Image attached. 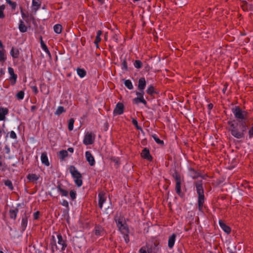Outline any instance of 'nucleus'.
Masks as SVG:
<instances>
[{"label":"nucleus","mask_w":253,"mask_h":253,"mask_svg":"<svg viewBox=\"0 0 253 253\" xmlns=\"http://www.w3.org/2000/svg\"><path fill=\"white\" fill-rule=\"evenodd\" d=\"M232 112L236 120H230L228 122L229 131L236 139H244L248 129L247 124L248 121V113L239 106L232 108Z\"/></svg>","instance_id":"1"},{"label":"nucleus","mask_w":253,"mask_h":253,"mask_svg":"<svg viewBox=\"0 0 253 253\" xmlns=\"http://www.w3.org/2000/svg\"><path fill=\"white\" fill-rule=\"evenodd\" d=\"M115 220L119 230L123 236L125 242L128 243L129 242L128 237L129 231L125 219L123 216H116L115 218Z\"/></svg>","instance_id":"2"},{"label":"nucleus","mask_w":253,"mask_h":253,"mask_svg":"<svg viewBox=\"0 0 253 253\" xmlns=\"http://www.w3.org/2000/svg\"><path fill=\"white\" fill-rule=\"evenodd\" d=\"M70 172L76 185L78 187H81L83 184L82 176L81 173L74 166L70 167Z\"/></svg>","instance_id":"3"},{"label":"nucleus","mask_w":253,"mask_h":253,"mask_svg":"<svg viewBox=\"0 0 253 253\" xmlns=\"http://www.w3.org/2000/svg\"><path fill=\"white\" fill-rule=\"evenodd\" d=\"M98 203L99 208L101 210H104L105 211H107L109 209V206L111 205L110 202H107L106 201V199L103 192H100L98 194Z\"/></svg>","instance_id":"4"},{"label":"nucleus","mask_w":253,"mask_h":253,"mask_svg":"<svg viewBox=\"0 0 253 253\" xmlns=\"http://www.w3.org/2000/svg\"><path fill=\"white\" fill-rule=\"evenodd\" d=\"M95 135L91 132H86L85 133L83 143L85 145L92 144L95 140Z\"/></svg>","instance_id":"5"},{"label":"nucleus","mask_w":253,"mask_h":253,"mask_svg":"<svg viewBox=\"0 0 253 253\" xmlns=\"http://www.w3.org/2000/svg\"><path fill=\"white\" fill-rule=\"evenodd\" d=\"M8 73L9 75V80L11 85H14L17 81V75L15 74L14 69L10 67L8 68Z\"/></svg>","instance_id":"6"},{"label":"nucleus","mask_w":253,"mask_h":253,"mask_svg":"<svg viewBox=\"0 0 253 253\" xmlns=\"http://www.w3.org/2000/svg\"><path fill=\"white\" fill-rule=\"evenodd\" d=\"M104 234V229L102 226L100 225L96 226L92 232V235L94 236L93 237L94 239L103 236Z\"/></svg>","instance_id":"7"},{"label":"nucleus","mask_w":253,"mask_h":253,"mask_svg":"<svg viewBox=\"0 0 253 253\" xmlns=\"http://www.w3.org/2000/svg\"><path fill=\"white\" fill-rule=\"evenodd\" d=\"M57 238L58 239L57 243L58 245L61 246V250L62 251H65L67 247L66 238H63L62 236L60 234L57 235Z\"/></svg>","instance_id":"8"},{"label":"nucleus","mask_w":253,"mask_h":253,"mask_svg":"<svg viewBox=\"0 0 253 253\" xmlns=\"http://www.w3.org/2000/svg\"><path fill=\"white\" fill-rule=\"evenodd\" d=\"M85 157L86 161L89 163L90 166H94L95 164L94 158L89 151H87L85 152Z\"/></svg>","instance_id":"9"},{"label":"nucleus","mask_w":253,"mask_h":253,"mask_svg":"<svg viewBox=\"0 0 253 253\" xmlns=\"http://www.w3.org/2000/svg\"><path fill=\"white\" fill-rule=\"evenodd\" d=\"M141 156L143 158L148 161H151L152 160V157L150 155L149 149L147 148H145L143 149Z\"/></svg>","instance_id":"10"},{"label":"nucleus","mask_w":253,"mask_h":253,"mask_svg":"<svg viewBox=\"0 0 253 253\" xmlns=\"http://www.w3.org/2000/svg\"><path fill=\"white\" fill-rule=\"evenodd\" d=\"M6 59V56L5 54L3 45L0 41V62H4Z\"/></svg>","instance_id":"11"},{"label":"nucleus","mask_w":253,"mask_h":253,"mask_svg":"<svg viewBox=\"0 0 253 253\" xmlns=\"http://www.w3.org/2000/svg\"><path fill=\"white\" fill-rule=\"evenodd\" d=\"M195 186L198 195L204 194V189L202 180L196 181L195 182Z\"/></svg>","instance_id":"12"},{"label":"nucleus","mask_w":253,"mask_h":253,"mask_svg":"<svg viewBox=\"0 0 253 253\" xmlns=\"http://www.w3.org/2000/svg\"><path fill=\"white\" fill-rule=\"evenodd\" d=\"M124 105L122 103H117L114 110V114L115 115H122L124 113Z\"/></svg>","instance_id":"13"},{"label":"nucleus","mask_w":253,"mask_h":253,"mask_svg":"<svg viewBox=\"0 0 253 253\" xmlns=\"http://www.w3.org/2000/svg\"><path fill=\"white\" fill-rule=\"evenodd\" d=\"M8 113V110L6 108L0 107V121H4L5 116Z\"/></svg>","instance_id":"14"},{"label":"nucleus","mask_w":253,"mask_h":253,"mask_svg":"<svg viewBox=\"0 0 253 253\" xmlns=\"http://www.w3.org/2000/svg\"><path fill=\"white\" fill-rule=\"evenodd\" d=\"M146 85V80L144 78H141L138 82V88L139 90H144Z\"/></svg>","instance_id":"15"},{"label":"nucleus","mask_w":253,"mask_h":253,"mask_svg":"<svg viewBox=\"0 0 253 253\" xmlns=\"http://www.w3.org/2000/svg\"><path fill=\"white\" fill-rule=\"evenodd\" d=\"M188 174L193 179L197 178L200 176L199 173L191 168H188Z\"/></svg>","instance_id":"16"},{"label":"nucleus","mask_w":253,"mask_h":253,"mask_svg":"<svg viewBox=\"0 0 253 253\" xmlns=\"http://www.w3.org/2000/svg\"><path fill=\"white\" fill-rule=\"evenodd\" d=\"M219 224L220 228L227 234H229L231 232L230 228L226 225L222 220H219Z\"/></svg>","instance_id":"17"},{"label":"nucleus","mask_w":253,"mask_h":253,"mask_svg":"<svg viewBox=\"0 0 253 253\" xmlns=\"http://www.w3.org/2000/svg\"><path fill=\"white\" fill-rule=\"evenodd\" d=\"M41 159L42 164L44 165L45 166H49L48 159L47 156V154L45 152L42 153Z\"/></svg>","instance_id":"18"},{"label":"nucleus","mask_w":253,"mask_h":253,"mask_svg":"<svg viewBox=\"0 0 253 253\" xmlns=\"http://www.w3.org/2000/svg\"><path fill=\"white\" fill-rule=\"evenodd\" d=\"M176 236L174 234H172L169 238L168 246L169 248H172L174 245L175 242Z\"/></svg>","instance_id":"19"},{"label":"nucleus","mask_w":253,"mask_h":253,"mask_svg":"<svg viewBox=\"0 0 253 253\" xmlns=\"http://www.w3.org/2000/svg\"><path fill=\"white\" fill-rule=\"evenodd\" d=\"M10 54L13 58H18L19 55V50L15 47H12L10 51Z\"/></svg>","instance_id":"20"},{"label":"nucleus","mask_w":253,"mask_h":253,"mask_svg":"<svg viewBox=\"0 0 253 253\" xmlns=\"http://www.w3.org/2000/svg\"><path fill=\"white\" fill-rule=\"evenodd\" d=\"M205 197L204 194L198 195V203L199 210H201L204 203Z\"/></svg>","instance_id":"21"},{"label":"nucleus","mask_w":253,"mask_h":253,"mask_svg":"<svg viewBox=\"0 0 253 253\" xmlns=\"http://www.w3.org/2000/svg\"><path fill=\"white\" fill-rule=\"evenodd\" d=\"M133 102L136 104H138L140 103L144 104L145 106L147 105V102L145 100L144 97H135L133 99Z\"/></svg>","instance_id":"22"},{"label":"nucleus","mask_w":253,"mask_h":253,"mask_svg":"<svg viewBox=\"0 0 253 253\" xmlns=\"http://www.w3.org/2000/svg\"><path fill=\"white\" fill-rule=\"evenodd\" d=\"M18 29L20 32L25 33L27 31V28L25 25L23 21L21 19L19 21Z\"/></svg>","instance_id":"23"},{"label":"nucleus","mask_w":253,"mask_h":253,"mask_svg":"<svg viewBox=\"0 0 253 253\" xmlns=\"http://www.w3.org/2000/svg\"><path fill=\"white\" fill-rule=\"evenodd\" d=\"M57 191L59 193L62 197H67L68 195V192L66 190L63 189L60 185H58L57 187Z\"/></svg>","instance_id":"24"},{"label":"nucleus","mask_w":253,"mask_h":253,"mask_svg":"<svg viewBox=\"0 0 253 253\" xmlns=\"http://www.w3.org/2000/svg\"><path fill=\"white\" fill-rule=\"evenodd\" d=\"M28 225V218L25 215L22 218L21 227L22 231H25Z\"/></svg>","instance_id":"25"},{"label":"nucleus","mask_w":253,"mask_h":253,"mask_svg":"<svg viewBox=\"0 0 253 253\" xmlns=\"http://www.w3.org/2000/svg\"><path fill=\"white\" fill-rule=\"evenodd\" d=\"M40 43H41V46L42 49L47 54V55L48 56V57L49 58H51V54L50 53V51L48 50L47 46L43 42V41L42 40H41Z\"/></svg>","instance_id":"26"},{"label":"nucleus","mask_w":253,"mask_h":253,"mask_svg":"<svg viewBox=\"0 0 253 253\" xmlns=\"http://www.w3.org/2000/svg\"><path fill=\"white\" fill-rule=\"evenodd\" d=\"M18 212L17 209H10L9 210V216L11 219H15Z\"/></svg>","instance_id":"27"},{"label":"nucleus","mask_w":253,"mask_h":253,"mask_svg":"<svg viewBox=\"0 0 253 253\" xmlns=\"http://www.w3.org/2000/svg\"><path fill=\"white\" fill-rule=\"evenodd\" d=\"M40 6V3L39 0H32V8L33 10L36 11L39 9Z\"/></svg>","instance_id":"28"},{"label":"nucleus","mask_w":253,"mask_h":253,"mask_svg":"<svg viewBox=\"0 0 253 253\" xmlns=\"http://www.w3.org/2000/svg\"><path fill=\"white\" fill-rule=\"evenodd\" d=\"M77 73L81 78H84L86 74V71L84 69L79 68L77 69Z\"/></svg>","instance_id":"29"},{"label":"nucleus","mask_w":253,"mask_h":253,"mask_svg":"<svg viewBox=\"0 0 253 253\" xmlns=\"http://www.w3.org/2000/svg\"><path fill=\"white\" fill-rule=\"evenodd\" d=\"M102 35V31L98 30L97 32V35L96 36L95 40L94 41V44H96V47H98V43L101 41L100 36Z\"/></svg>","instance_id":"30"},{"label":"nucleus","mask_w":253,"mask_h":253,"mask_svg":"<svg viewBox=\"0 0 253 253\" xmlns=\"http://www.w3.org/2000/svg\"><path fill=\"white\" fill-rule=\"evenodd\" d=\"M27 178L30 181H37L39 179V176L36 174L32 173L28 175Z\"/></svg>","instance_id":"31"},{"label":"nucleus","mask_w":253,"mask_h":253,"mask_svg":"<svg viewBox=\"0 0 253 253\" xmlns=\"http://www.w3.org/2000/svg\"><path fill=\"white\" fill-rule=\"evenodd\" d=\"M124 84L125 86L129 90L132 89L133 88L132 83L130 80H125Z\"/></svg>","instance_id":"32"},{"label":"nucleus","mask_w":253,"mask_h":253,"mask_svg":"<svg viewBox=\"0 0 253 253\" xmlns=\"http://www.w3.org/2000/svg\"><path fill=\"white\" fill-rule=\"evenodd\" d=\"M172 177L175 179L176 182H182L181 176L180 175V174L177 171H175L172 173Z\"/></svg>","instance_id":"33"},{"label":"nucleus","mask_w":253,"mask_h":253,"mask_svg":"<svg viewBox=\"0 0 253 253\" xmlns=\"http://www.w3.org/2000/svg\"><path fill=\"white\" fill-rule=\"evenodd\" d=\"M53 30L56 34H60L62 32V26L60 24H56L53 27Z\"/></svg>","instance_id":"34"},{"label":"nucleus","mask_w":253,"mask_h":253,"mask_svg":"<svg viewBox=\"0 0 253 253\" xmlns=\"http://www.w3.org/2000/svg\"><path fill=\"white\" fill-rule=\"evenodd\" d=\"M58 156L61 160H64L68 156V152L66 150L59 151Z\"/></svg>","instance_id":"35"},{"label":"nucleus","mask_w":253,"mask_h":253,"mask_svg":"<svg viewBox=\"0 0 253 253\" xmlns=\"http://www.w3.org/2000/svg\"><path fill=\"white\" fill-rule=\"evenodd\" d=\"M182 182H176L175 184V191L177 194L179 195H180L181 192V185Z\"/></svg>","instance_id":"36"},{"label":"nucleus","mask_w":253,"mask_h":253,"mask_svg":"<svg viewBox=\"0 0 253 253\" xmlns=\"http://www.w3.org/2000/svg\"><path fill=\"white\" fill-rule=\"evenodd\" d=\"M146 92L150 95H153L156 92L154 86L152 85H149L147 88Z\"/></svg>","instance_id":"37"},{"label":"nucleus","mask_w":253,"mask_h":253,"mask_svg":"<svg viewBox=\"0 0 253 253\" xmlns=\"http://www.w3.org/2000/svg\"><path fill=\"white\" fill-rule=\"evenodd\" d=\"M74 120L72 118L70 119L68 121V127L70 131H72L74 128Z\"/></svg>","instance_id":"38"},{"label":"nucleus","mask_w":253,"mask_h":253,"mask_svg":"<svg viewBox=\"0 0 253 253\" xmlns=\"http://www.w3.org/2000/svg\"><path fill=\"white\" fill-rule=\"evenodd\" d=\"M152 137H153V139L155 140V141L157 143H158L159 144H164L163 141L160 140L157 135L154 134L152 135Z\"/></svg>","instance_id":"39"},{"label":"nucleus","mask_w":253,"mask_h":253,"mask_svg":"<svg viewBox=\"0 0 253 253\" xmlns=\"http://www.w3.org/2000/svg\"><path fill=\"white\" fill-rule=\"evenodd\" d=\"M65 111L64 107L63 106H58L56 111L55 112V115H60L62 113Z\"/></svg>","instance_id":"40"},{"label":"nucleus","mask_w":253,"mask_h":253,"mask_svg":"<svg viewBox=\"0 0 253 253\" xmlns=\"http://www.w3.org/2000/svg\"><path fill=\"white\" fill-rule=\"evenodd\" d=\"M248 138L249 139H251L253 138V124L250 128L248 127Z\"/></svg>","instance_id":"41"},{"label":"nucleus","mask_w":253,"mask_h":253,"mask_svg":"<svg viewBox=\"0 0 253 253\" xmlns=\"http://www.w3.org/2000/svg\"><path fill=\"white\" fill-rule=\"evenodd\" d=\"M139 253H150V250L148 247L144 246L140 248Z\"/></svg>","instance_id":"42"},{"label":"nucleus","mask_w":253,"mask_h":253,"mask_svg":"<svg viewBox=\"0 0 253 253\" xmlns=\"http://www.w3.org/2000/svg\"><path fill=\"white\" fill-rule=\"evenodd\" d=\"M133 65L134 67L136 69H140L142 67V62L138 60H135L133 63Z\"/></svg>","instance_id":"43"},{"label":"nucleus","mask_w":253,"mask_h":253,"mask_svg":"<svg viewBox=\"0 0 253 253\" xmlns=\"http://www.w3.org/2000/svg\"><path fill=\"white\" fill-rule=\"evenodd\" d=\"M25 93L23 91L21 90L17 92L16 97L19 100H22L24 97Z\"/></svg>","instance_id":"44"},{"label":"nucleus","mask_w":253,"mask_h":253,"mask_svg":"<svg viewBox=\"0 0 253 253\" xmlns=\"http://www.w3.org/2000/svg\"><path fill=\"white\" fill-rule=\"evenodd\" d=\"M4 184L8 187L11 190L13 189V186L12 182L10 180H6L4 181Z\"/></svg>","instance_id":"45"},{"label":"nucleus","mask_w":253,"mask_h":253,"mask_svg":"<svg viewBox=\"0 0 253 253\" xmlns=\"http://www.w3.org/2000/svg\"><path fill=\"white\" fill-rule=\"evenodd\" d=\"M5 5L4 4L0 5V18H3L5 16L3 13Z\"/></svg>","instance_id":"46"},{"label":"nucleus","mask_w":253,"mask_h":253,"mask_svg":"<svg viewBox=\"0 0 253 253\" xmlns=\"http://www.w3.org/2000/svg\"><path fill=\"white\" fill-rule=\"evenodd\" d=\"M70 196L72 200H74L76 198V192L74 190H72L70 192Z\"/></svg>","instance_id":"47"},{"label":"nucleus","mask_w":253,"mask_h":253,"mask_svg":"<svg viewBox=\"0 0 253 253\" xmlns=\"http://www.w3.org/2000/svg\"><path fill=\"white\" fill-rule=\"evenodd\" d=\"M132 123L136 127L137 129L141 130V128L138 126L137 121L135 119H132Z\"/></svg>","instance_id":"48"},{"label":"nucleus","mask_w":253,"mask_h":253,"mask_svg":"<svg viewBox=\"0 0 253 253\" xmlns=\"http://www.w3.org/2000/svg\"><path fill=\"white\" fill-rule=\"evenodd\" d=\"M136 95V97H143L144 95V90H139V91H137L135 93Z\"/></svg>","instance_id":"49"},{"label":"nucleus","mask_w":253,"mask_h":253,"mask_svg":"<svg viewBox=\"0 0 253 253\" xmlns=\"http://www.w3.org/2000/svg\"><path fill=\"white\" fill-rule=\"evenodd\" d=\"M6 3L10 5L13 9H15L16 8V3L11 1L10 0H5Z\"/></svg>","instance_id":"50"},{"label":"nucleus","mask_w":253,"mask_h":253,"mask_svg":"<svg viewBox=\"0 0 253 253\" xmlns=\"http://www.w3.org/2000/svg\"><path fill=\"white\" fill-rule=\"evenodd\" d=\"M122 70H125V71L127 70V69H128L127 63L125 60H124L122 63Z\"/></svg>","instance_id":"51"},{"label":"nucleus","mask_w":253,"mask_h":253,"mask_svg":"<svg viewBox=\"0 0 253 253\" xmlns=\"http://www.w3.org/2000/svg\"><path fill=\"white\" fill-rule=\"evenodd\" d=\"M9 136L12 139H16L17 138V135H16V133L13 130H11L10 132Z\"/></svg>","instance_id":"52"},{"label":"nucleus","mask_w":253,"mask_h":253,"mask_svg":"<svg viewBox=\"0 0 253 253\" xmlns=\"http://www.w3.org/2000/svg\"><path fill=\"white\" fill-rule=\"evenodd\" d=\"M61 205L65 207H68L69 206V203L68 201L65 200H62L61 202Z\"/></svg>","instance_id":"53"},{"label":"nucleus","mask_w":253,"mask_h":253,"mask_svg":"<svg viewBox=\"0 0 253 253\" xmlns=\"http://www.w3.org/2000/svg\"><path fill=\"white\" fill-rule=\"evenodd\" d=\"M32 89V90L35 93V94H37L39 92V90H38V88L36 86H32L31 87Z\"/></svg>","instance_id":"54"},{"label":"nucleus","mask_w":253,"mask_h":253,"mask_svg":"<svg viewBox=\"0 0 253 253\" xmlns=\"http://www.w3.org/2000/svg\"><path fill=\"white\" fill-rule=\"evenodd\" d=\"M40 212L37 211L34 213V218L35 219H37L39 218Z\"/></svg>","instance_id":"55"},{"label":"nucleus","mask_w":253,"mask_h":253,"mask_svg":"<svg viewBox=\"0 0 253 253\" xmlns=\"http://www.w3.org/2000/svg\"><path fill=\"white\" fill-rule=\"evenodd\" d=\"M68 151H69L70 153H73L74 152V148L72 147H69L68 149Z\"/></svg>","instance_id":"56"},{"label":"nucleus","mask_w":253,"mask_h":253,"mask_svg":"<svg viewBox=\"0 0 253 253\" xmlns=\"http://www.w3.org/2000/svg\"><path fill=\"white\" fill-rule=\"evenodd\" d=\"M21 16H22V17L23 19H24V17H25V14H24V13L23 12V10H22V9H21Z\"/></svg>","instance_id":"57"},{"label":"nucleus","mask_w":253,"mask_h":253,"mask_svg":"<svg viewBox=\"0 0 253 253\" xmlns=\"http://www.w3.org/2000/svg\"><path fill=\"white\" fill-rule=\"evenodd\" d=\"M212 107H213V105H212V104H210L209 105V109H211V108H212Z\"/></svg>","instance_id":"58"},{"label":"nucleus","mask_w":253,"mask_h":253,"mask_svg":"<svg viewBox=\"0 0 253 253\" xmlns=\"http://www.w3.org/2000/svg\"><path fill=\"white\" fill-rule=\"evenodd\" d=\"M2 165L1 162L0 161V167Z\"/></svg>","instance_id":"59"},{"label":"nucleus","mask_w":253,"mask_h":253,"mask_svg":"<svg viewBox=\"0 0 253 253\" xmlns=\"http://www.w3.org/2000/svg\"><path fill=\"white\" fill-rule=\"evenodd\" d=\"M0 253H4L2 251H0Z\"/></svg>","instance_id":"60"},{"label":"nucleus","mask_w":253,"mask_h":253,"mask_svg":"<svg viewBox=\"0 0 253 253\" xmlns=\"http://www.w3.org/2000/svg\"><path fill=\"white\" fill-rule=\"evenodd\" d=\"M99 1H102V0H98Z\"/></svg>","instance_id":"61"}]
</instances>
